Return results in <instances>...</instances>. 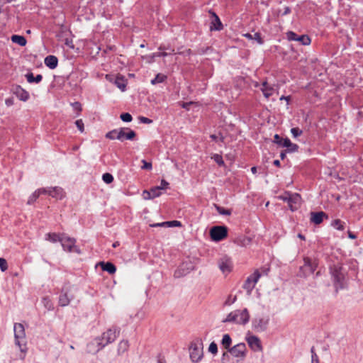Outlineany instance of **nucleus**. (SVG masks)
Returning a JSON list of instances; mask_svg holds the SVG:
<instances>
[{"instance_id":"nucleus-1","label":"nucleus","mask_w":363,"mask_h":363,"mask_svg":"<svg viewBox=\"0 0 363 363\" xmlns=\"http://www.w3.org/2000/svg\"><path fill=\"white\" fill-rule=\"evenodd\" d=\"M15 343L20 348V350L23 355L20 357L21 359L25 358V353L26 352V332L23 324L15 323L13 326Z\"/></svg>"},{"instance_id":"nucleus-2","label":"nucleus","mask_w":363,"mask_h":363,"mask_svg":"<svg viewBox=\"0 0 363 363\" xmlns=\"http://www.w3.org/2000/svg\"><path fill=\"white\" fill-rule=\"evenodd\" d=\"M249 312L247 308H244L243 310H235L230 312L223 322L245 325L249 321Z\"/></svg>"},{"instance_id":"nucleus-3","label":"nucleus","mask_w":363,"mask_h":363,"mask_svg":"<svg viewBox=\"0 0 363 363\" xmlns=\"http://www.w3.org/2000/svg\"><path fill=\"white\" fill-rule=\"evenodd\" d=\"M135 131L128 128H122L120 129H115L108 132L106 137L110 140H118L123 141L125 140H133L135 137Z\"/></svg>"},{"instance_id":"nucleus-4","label":"nucleus","mask_w":363,"mask_h":363,"mask_svg":"<svg viewBox=\"0 0 363 363\" xmlns=\"http://www.w3.org/2000/svg\"><path fill=\"white\" fill-rule=\"evenodd\" d=\"M120 330L116 328H110L102 333L99 337L95 338L96 344L99 345V348H104L106 345L113 342L119 335Z\"/></svg>"},{"instance_id":"nucleus-5","label":"nucleus","mask_w":363,"mask_h":363,"mask_svg":"<svg viewBox=\"0 0 363 363\" xmlns=\"http://www.w3.org/2000/svg\"><path fill=\"white\" fill-rule=\"evenodd\" d=\"M269 269L262 268L260 269H256L252 274H251L244 283L243 288L248 292L250 293L255 288V284L258 281L259 279L262 275H267Z\"/></svg>"},{"instance_id":"nucleus-6","label":"nucleus","mask_w":363,"mask_h":363,"mask_svg":"<svg viewBox=\"0 0 363 363\" xmlns=\"http://www.w3.org/2000/svg\"><path fill=\"white\" fill-rule=\"evenodd\" d=\"M203 342L201 339H196L191 343L189 347L190 358L194 362H199L203 358Z\"/></svg>"},{"instance_id":"nucleus-7","label":"nucleus","mask_w":363,"mask_h":363,"mask_svg":"<svg viewBox=\"0 0 363 363\" xmlns=\"http://www.w3.org/2000/svg\"><path fill=\"white\" fill-rule=\"evenodd\" d=\"M331 274L336 291H337L339 289H343L345 275L342 271V267L338 265H335L331 268Z\"/></svg>"},{"instance_id":"nucleus-8","label":"nucleus","mask_w":363,"mask_h":363,"mask_svg":"<svg viewBox=\"0 0 363 363\" xmlns=\"http://www.w3.org/2000/svg\"><path fill=\"white\" fill-rule=\"evenodd\" d=\"M210 236L213 241H220L228 236V228L223 225L213 226L210 230Z\"/></svg>"},{"instance_id":"nucleus-9","label":"nucleus","mask_w":363,"mask_h":363,"mask_svg":"<svg viewBox=\"0 0 363 363\" xmlns=\"http://www.w3.org/2000/svg\"><path fill=\"white\" fill-rule=\"evenodd\" d=\"M274 142L280 146L287 147V151L289 152H295L298 149V146L296 144L292 143L289 138L283 139L278 134L274 135Z\"/></svg>"},{"instance_id":"nucleus-10","label":"nucleus","mask_w":363,"mask_h":363,"mask_svg":"<svg viewBox=\"0 0 363 363\" xmlns=\"http://www.w3.org/2000/svg\"><path fill=\"white\" fill-rule=\"evenodd\" d=\"M269 322V316H258L253 320L252 327L257 332H264L267 330Z\"/></svg>"},{"instance_id":"nucleus-11","label":"nucleus","mask_w":363,"mask_h":363,"mask_svg":"<svg viewBox=\"0 0 363 363\" xmlns=\"http://www.w3.org/2000/svg\"><path fill=\"white\" fill-rule=\"evenodd\" d=\"M60 242H61L64 250H66L69 252H79V250L75 245V240L74 238H71L63 235L61 237Z\"/></svg>"},{"instance_id":"nucleus-12","label":"nucleus","mask_w":363,"mask_h":363,"mask_svg":"<svg viewBox=\"0 0 363 363\" xmlns=\"http://www.w3.org/2000/svg\"><path fill=\"white\" fill-rule=\"evenodd\" d=\"M303 261L304 264L300 269L303 272V275L306 277L313 274L317 267V264L309 257H305Z\"/></svg>"},{"instance_id":"nucleus-13","label":"nucleus","mask_w":363,"mask_h":363,"mask_svg":"<svg viewBox=\"0 0 363 363\" xmlns=\"http://www.w3.org/2000/svg\"><path fill=\"white\" fill-rule=\"evenodd\" d=\"M246 345L245 343H238L228 350L229 353L235 357L244 358L246 356Z\"/></svg>"},{"instance_id":"nucleus-14","label":"nucleus","mask_w":363,"mask_h":363,"mask_svg":"<svg viewBox=\"0 0 363 363\" xmlns=\"http://www.w3.org/2000/svg\"><path fill=\"white\" fill-rule=\"evenodd\" d=\"M218 267L223 274H228L233 269V262L230 257L227 256L222 257L218 260Z\"/></svg>"},{"instance_id":"nucleus-15","label":"nucleus","mask_w":363,"mask_h":363,"mask_svg":"<svg viewBox=\"0 0 363 363\" xmlns=\"http://www.w3.org/2000/svg\"><path fill=\"white\" fill-rule=\"evenodd\" d=\"M194 269V265L190 262H184L174 272V277L177 278L182 277L189 274Z\"/></svg>"},{"instance_id":"nucleus-16","label":"nucleus","mask_w":363,"mask_h":363,"mask_svg":"<svg viewBox=\"0 0 363 363\" xmlns=\"http://www.w3.org/2000/svg\"><path fill=\"white\" fill-rule=\"evenodd\" d=\"M249 347L254 352H262V346L259 338L255 335H251L246 337Z\"/></svg>"},{"instance_id":"nucleus-17","label":"nucleus","mask_w":363,"mask_h":363,"mask_svg":"<svg viewBox=\"0 0 363 363\" xmlns=\"http://www.w3.org/2000/svg\"><path fill=\"white\" fill-rule=\"evenodd\" d=\"M209 13L211 15L212 19L210 25V30H221L223 28V24L218 16V15L212 11H209Z\"/></svg>"},{"instance_id":"nucleus-18","label":"nucleus","mask_w":363,"mask_h":363,"mask_svg":"<svg viewBox=\"0 0 363 363\" xmlns=\"http://www.w3.org/2000/svg\"><path fill=\"white\" fill-rule=\"evenodd\" d=\"M301 201V196L298 194H289L288 204L289 208L294 211L298 209Z\"/></svg>"},{"instance_id":"nucleus-19","label":"nucleus","mask_w":363,"mask_h":363,"mask_svg":"<svg viewBox=\"0 0 363 363\" xmlns=\"http://www.w3.org/2000/svg\"><path fill=\"white\" fill-rule=\"evenodd\" d=\"M162 194V191L158 186H155L150 189V191L145 190L143 192V197L144 199H152L158 197Z\"/></svg>"},{"instance_id":"nucleus-20","label":"nucleus","mask_w":363,"mask_h":363,"mask_svg":"<svg viewBox=\"0 0 363 363\" xmlns=\"http://www.w3.org/2000/svg\"><path fill=\"white\" fill-rule=\"evenodd\" d=\"M49 195L52 198L61 200L66 196L64 189L60 186L50 187Z\"/></svg>"},{"instance_id":"nucleus-21","label":"nucleus","mask_w":363,"mask_h":363,"mask_svg":"<svg viewBox=\"0 0 363 363\" xmlns=\"http://www.w3.org/2000/svg\"><path fill=\"white\" fill-rule=\"evenodd\" d=\"M13 92L21 101H26L29 99V93L20 86H17Z\"/></svg>"},{"instance_id":"nucleus-22","label":"nucleus","mask_w":363,"mask_h":363,"mask_svg":"<svg viewBox=\"0 0 363 363\" xmlns=\"http://www.w3.org/2000/svg\"><path fill=\"white\" fill-rule=\"evenodd\" d=\"M325 217L327 218V215L323 211L311 213V221L316 225L321 223Z\"/></svg>"},{"instance_id":"nucleus-23","label":"nucleus","mask_w":363,"mask_h":363,"mask_svg":"<svg viewBox=\"0 0 363 363\" xmlns=\"http://www.w3.org/2000/svg\"><path fill=\"white\" fill-rule=\"evenodd\" d=\"M99 265L104 271L108 272L110 274H113L116 272V266L111 262H99Z\"/></svg>"},{"instance_id":"nucleus-24","label":"nucleus","mask_w":363,"mask_h":363,"mask_svg":"<svg viewBox=\"0 0 363 363\" xmlns=\"http://www.w3.org/2000/svg\"><path fill=\"white\" fill-rule=\"evenodd\" d=\"M58 60L54 55H48L45 58V64L50 69H55L57 66Z\"/></svg>"},{"instance_id":"nucleus-25","label":"nucleus","mask_w":363,"mask_h":363,"mask_svg":"<svg viewBox=\"0 0 363 363\" xmlns=\"http://www.w3.org/2000/svg\"><path fill=\"white\" fill-rule=\"evenodd\" d=\"M261 90L266 98H269L273 94L274 88L269 85L267 82H264L262 84Z\"/></svg>"},{"instance_id":"nucleus-26","label":"nucleus","mask_w":363,"mask_h":363,"mask_svg":"<svg viewBox=\"0 0 363 363\" xmlns=\"http://www.w3.org/2000/svg\"><path fill=\"white\" fill-rule=\"evenodd\" d=\"M152 227L167 226V227H181L182 223L179 220L165 221L160 223H155Z\"/></svg>"},{"instance_id":"nucleus-27","label":"nucleus","mask_w":363,"mask_h":363,"mask_svg":"<svg viewBox=\"0 0 363 363\" xmlns=\"http://www.w3.org/2000/svg\"><path fill=\"white\" fill-rule=\"evenodd\" d=\"M128 348H129V343H128V340H123L120 341L118 345V349H117L118 354H123L125 352L128 351Z\"/></svg>"},{"instance_id":"nucleus-28","label":"nucleus","mask_w":363,"mask_h":363,"mask_svg":"<svg viewBox=\"0 0 363 363\" xmlns=\"http://www.w3.org/2000/svg\"><path fill=\"white\" fill-rule=\"evenodd\" d=\"M115 84L123 91L126 87V80L123 76H117L115 80Z\"/></svg>"},{"instance_id":"nucleus-29","label":"nucleus","mask_w":363,"mask_h":363,"mask_svg":"<svg viewBox=\"0 0 363 363\" xmlns=\"http://www.w3.org/2000/svg\"><path fill=\"white\" fill-rule=\"evenodd\" d=\"M102 348H99V345L96 344V342H95V339L87 345V351L89 353L98 352Z\"/></svg>"},{"instance_id":"nucleus-30","label":"nucleus","mask_w":363,"mask_h":363,"mask_svg":"<svg viewBox=\"0 0 363 363\" xmlns=\"http://www.w3.org/2000/svg\"><path fill=\"white\" fill-rule=\"evenodd\" d=\"M13 43H16L21 46H24L26 44V39L22 35H13L11 36Z\"/></svg>"},{"instance_id":"nucleus-31","label":"nucleus","mask_w":363,"mask_h":363,"mask_svg":"<svg viewBox=\"0 0 363 363\" xmlns=\"http://www.w3.org/2000/svg\"><path fill=\"white\" fill-rule=\"evenodd\" d=\"M26 79L29 83H39L40 82H41L43 76L41 74H38L35 77H34L33 73H28L26 74Z\"/></svg>"},{"instance_id":"nucleus-32","label":"nucleus","mask_w":363,"mask_h":363,"mask_svg":"<svg viewBox=\"0 0 363 363\" xmlns=\"http://www.w3.org/2000/svg\"><path fill=\"white\" fill-rule=\"evenodd\" d=\"M232 343L231 337L228 334H225L223 336L221 344L227 350H229L230 347V345Z\"/></svg>"},{"instance_id":"nucleus-33","label":"nucleus","mask_w":363,"mask_h":363,"mask_svg":"<svg viewBox=\"0 0 363 363\" xmlns=\"http://www.w3.org/2000/svg\"><path fill=\"white\" fill-rule=\"evenodd\" d=\"M70 299L67 294H62L59 297V304L61 306H66L69 303Z\"/></svg>"},{"instance_id":"nucleus-34","label":"nucleus","mask_w":363,"mask_h":363,"mask_svg":"<svg viewBox=\"0 0 363 363\" xmlns=\"http://www.w3.org/2000/svg\"><path fill=\"white\" fill-rule=\"evenodd\" d=\"M332 226L338 230L345 229V223L340 219H336L332 222Z\"/></svg>"},{"instance_id":"nucleus-35","label":"nucleus","mask_w":363,"mask_h":363,"mask_svg":"<svg viewBox=\"0 0 363 363\" xmlns=\"http://www.w3.org/2000/svg\"><path fill=\"white\" fill-rule=\"evenodd\" d=\"M297 41L303 45H308L311 43V39L307 35H298Z\"/></svg>"},{"instance_id":"nucleus-36","label":"nucleus","mask_w":363,"mask_h":363,"mask_svg":"<svg viewBox=\"0 0 363 363\" xmlns=\"http://www.w3.org/2000/svg\"><path fill=\"white\" fill-rule=\"evenodd\" d=\"M167 77L162 74H157L156 77L151 80L152 84H156L158 83H162L166 79Z\"/></svg>"},{"instance_id":"nucleus-37","label":"nucleus","mask_w":363,"mask_h":363,"mask_svg":"<svg viewBox=\"0 0 363 363\" xmlns=\"http://www.w3.org/2000/svg\"><path fill=\"white\" fill-rule=\"evenodd\" d=\"M61 237H60L56 233H48L46 234V240L50 241V242H56L57 241H60Z\"/></svg>"},{"instance_id":"nucleus-38","label":"nucleus","mask_w":363,"mask_h":363,"mask_svg":"<svg viewBox=\"0 0 363 363\" xmlns=\"http://www.w3.org/2000/svg\"><path fill=\"white\" fill-rule=\"evenodd\" d=\"M103 181L106 184H111L113 181V177L110 173H105L102 176Z\"/></svg>"},{"instance_id":"nucleus-39","label":"nucleus","mask_w":363,"mask_h":363,"mask_svg":"<svg viewBox=\"0 0 363 363\" xmlns=\"http://www.w3.org/2000/svg\"><path fill=\"white\" fill-rule=\"evenodd\" d=\"M212 158L213 159V160L219 165V166H223L224 165V161L223 160V157L221 155H218V154H215L213 155V156L212 157Z\"/></svg>"},{"instance_id":"nucleus-40","label":"nucleus","mask_w":363,"mask_h":363,"mask_svg":"<svg viewBox=\"0 0 363 363\" xmlns=\"http://www.w3.org/2000/svg\"><path fill=\"white\" fill-rule=\"evenodd\" d=\"M286 37L290 41H297L298 35L293 31H288L286 33Z\"/></svg>"},{"instance_id":"nucleus-41","label":"nucleus","mask_w":363,"mask_h":363,"mask_svg":"<svg viewBox=\"0 0 363 363\" xmlns=\"http://www.w3.org/2000/svg\"><path fill=\"white\" fill-rule=\"evenodd\" d=\"M208 352L216 354L218 352V346L215 342H212L208 347Z\"/></svg>"},{"instance_id":"nucleus-42","label":"nucleus","mask_w":363,"mask_h":363,"mask_svg":"<svg viewBox=\"0 0 363 363\" xmlns=\"http://www.w3.org/2000/svg\"><path fill=\"white\" fill-rule=\"evenodd\" d=\"M40 196L38 195V194L37 193L36 191H35L32 195L28 198V204H32L33 203L36 199L39 197Z\"/></svg>"},{"instance_id":"nucleus-43","label":"nucleus","mask_w":363,"mask_h":363,"mask_svg":"<svg viewBox=\"0 0 363 363\" xmlns=\"http://www.w3.org/2000/svg\"><path fill=\"white\" fill-rule=\"evenodd\" d=\"M120 118L124 122H130L133 119L132 116L128 113H122Z\"/></svg>"},{"instance_id":"nucleus-44","label":"nucleus","mask_w":363,"mask_h":363,"mask_svg":"<svg viewBox=\"0 0 363 363\" xmlns=\"http://www.w3.org/2000/svg\"><path fill=\"white\" fill-rule=\"evenodd\" d=\"M0 269L2 272H5L8 269L7 262L4 258L0 257Z\"/></svg>"},{"instance_id":"nucleus-45","label":"nucleus","mask_w":363,"mask_h":363,"mask_svg":"<svg viewBox=\"0 0 363 363\" xmlns=\"http://www.w3.org/2000/svg\"><path fill=\"white\" fill-rule=\"evenodd\" d=\"M291 133L294 138H297L302 134V130L298 128H293L291 129Z\"/></svg>"},{"instance_id":"nucleus-46","label":"nucleus","mask_w":363,"mask_h":363,"mask_svg":"<svg viewBox=\"0 0 363 363\" xmlns=\"http://www.w3.org/2000/svg\"><path fill=\"white\" fill-rule=\"evenodd\" d=\"M216 209L218 211V212L221 214V215H225V216H229L230 215L231 212L230 210L228 209H225L222 207H220V206H216Z\"/></svg>"},{"instance_id":"nucleus-47","label":"nucleus","mask_w":363,"mask_h":363,"mask_svg":"<svg viewBox=\"0 0 363 363\" xmlns=\"http://www.w3.org/2000/svg\"><path fill=\"white\" fill-rule=\"evenodd\" d=\"M236 301V296H233L232 295H229L227 298V299L225 301V305L226 306H230Z\"/></svg>"},{"instance_id":"nucleus-48","label":"nucleus","mask_w":363,"mask_h":363,"mask_svg":"<svg viewBox=\"0 0 363 363\" xmlns=\"http://www.w3.org/2000/svg\"><path fill=\"white\" fill-rule=\"evenodd\" d=\"M36 191L39 196L41 194H48L49 195L50 187L49 188H40V189H37Z\"/></svg>"},{"instance_id":"nucleus-49","label":"nucleus","mask_w":363,"mask_h":363,"mask_svg":"<svg viewBox=\"0 0 363 363\" xmlns=\"http://www.w3.org/2000/svg\"><path fill=\"white\" fill-rule=\"evenodd\" d=\"M75 124H76L77 127L78 128V129L79 130V131L82 133L84 131V123H83L82 120H81V119L77 120L75 122Z\"/></svg>"},{"instance_id":"nucleus-50","label":"nucleus","mask_w":363,"mask_h":363,"mask_svg":"<svg viewBox=\"0 0 363 363\" xmlns=\"http://www.w3.org/2000/svg\"><path fill=\"white\" fill-rule=\"evenodd\" d=\"M142 162L143 164V165L141 167V168L143 169H148V170H150V169H152V164L150 162H147V161H145L144 160H142Z\"/></svg>"},{"instance_id":"nucleus-51","label":"nucleus","mask_w":363,"mask_h":363,"mask_svg":"<svg viewBox=\"0 0 363 363\" xmlns=\"http://www.w3.org/2000/svg\"><path fill=\"white\" fill-rule=\"evenodd\" d=\"M158 186V187L160 188V189L162 191V190H164V189H167V188H168V186H169V183H168L167 181H165L164 179H162V180L161 181V184H160V186Z\"/></svg>"},{"instance_id":"nucleus-52","label":"nucleus","mask_w":363,"mask_h":363,"mask_svg":"<svg viewBox=\"0 0 363 363\" xmlns=\"http://www.w3.org/2000/svg\"><path fill=\"white\" fill-rule=\"evenodd\" d=\"M253 39L257 40V43L260 45L263 43V40L261 38V35L259 33H255V35H253Z\"/></svg>"},{"instance_id":"nucleus-53","label":"nucleus","mask_w":363,"mask_h":363,"mask_svg":"<svg viewBox=\"0 0 363 363\" xmlns=\"http://www.w3.org/2000/svg\"><path fill=\"white\" fill-rule=\"evenodd\" d=\"M139 120L141 123H145V124H150L152 122V121L151 119L144 117V116H140L139 118Z\"/></svg>"},{"instance_id":"nucleus-54","label":"nucleus","mask_w":363,"mask_h":363,"mask_svg":"<svg viewBox=\"0 0 363 363\" xmlns=\"http://www.w3.org/2000/svg\"><path fill=\"white\" fill-rule=\"evenodd\" d=\"M167 55H168V53L166 52H156V53L153 54V57H166Z\"/></svg>"},{"instance_id":"nucleus-55","label":"nucleus","mask_w":363,"mask_h":363,"mask_svg":"<svg viewBox=\"0 0 363 363\" xmlns=\"http://www.w3.org/2000/svg\"><path fill=\"white\" fill-rule=\"evenodd\" d=\"M311 363H320V360L317 354H314V355L312 356Z\"/></svg>"},{"instance_id":"nucleus-56","label":"nucleus","mask_w":363,"mask_h":363,"mask_svg":"<svg viewBox=\"0 0 363 363\" xmlns=\"http://www.w3.org/2000/svg\"><path fill=\"white\" fill-rule=\"evenodd\" d=\"M194 103L191 101V102H184L182 105V106L184 108H186L187 110L189 109V106L192 104H194Z\"/></svg>"},{"instance_id":"nucleus-57","label":"nucleus","mask_w":363,"mask_h":363,"mask_svg":"<svg viewBox=\"0 0 363 363\" xmlns=\"http://www.w3.org/2000/svg\"><path fill=\"white\" fill-rule=\"evenodd\" d=\"M229 354L230 353H229L228 350L227 352H223V354L222 355V358H221V361L223 363H225V358L229 357Z\"/></svg>"},{"instance_id":"nucleus-58","label":"nucleus","mask_w":363,"mask_h":363,"mask_svg":"<svg viewBox=\"0 0 363 363\" xmlns=\"http://www.w3.org/2000/svg\"><path fill=\"white\" fill-rule=\"evenodd\" d=\"M73 106L75 109L81 110V104L79 102H75L73 104Z\"/></svg>"},{"instance_id":"nucleus-59","label":"nucleus","mask_w":363,"mask_h":363,"mask_svg":"<svg viewBox=\"0 0 363 363\" xmlns=\"http://www.w3.org/2000/svg\"><path fill=\"white\" fill-rule=\"evenodd\" d=\"M348 237L350 238V239H355L357 238V236L352 233V232L349 231L348 232Z\"/></svg>"},{"instance_id":"nucleus-60","label":"nucleus","mask_w":363,"mask_h":363,"mask_svg":"<svg viewBox=\"0 0 363 363\" xmlns=\"http://www.w3.org/2000/svg\"><path fill=\"white\" fill-rule=\"evenodd\" d=\"M244 36L250 40L253 39V35L250 33H246L244 35Z\"/></svg>"},{"instance_id":"nucleus-61","label":"nucleus","mask_w":363,"mask_h":363,"mask_svg":"<svg viewBox=\"0 0 363 363\" xmlns=\"http://www.w3.org/2000/svg\"><path fill=\"white\" fill-rule=\"evenodd\" d=\"M290 11H291L289 7H286L285 11L284 12V15H286V14L289 13Z\"/></svg>"},{"instance_id":"nucleus-62","label":"nucleus","mask_w":363,"mask_h":363,"mask_svg":"<svg viewBox=\"0 0 363 363\" xmlns=\"http://www.w3.org/2000/svg\"><path fill=\"white\" fill-rule=\"evenodd\" d=\"M273 163H274V164L275 166H277V167H279V166H280V162H279V160H274Z\"/></svg>"},{"instance_id":"nucleus-63","label":"nucleus","mask_w":363,"mask_h":363,"mask_svg":"<svg viewBox=\"0 0 363 363\" xmlns=\"http://www.w3.org/2000/svg\"><path fill=\"white\" fill-rule=\"evenodd\" d=\"M286 157V152H281V154H280V157L281 160H284Z\"/></svg>"},{"instance_id":"nucleus-64","label":"nucleus","mask_w":363,"mask_h":363,"mask_svg":"<svg viewBox=\"0 0 363 363\" xmlns=\"http://www.w3.org/2000/svg\"><path fill=\"white\" fill-rule=\"evenodd\" d=\"M251 172L252 174H256L257 173V167H252L251 168Z\"/></svg>"}]
</instances>
